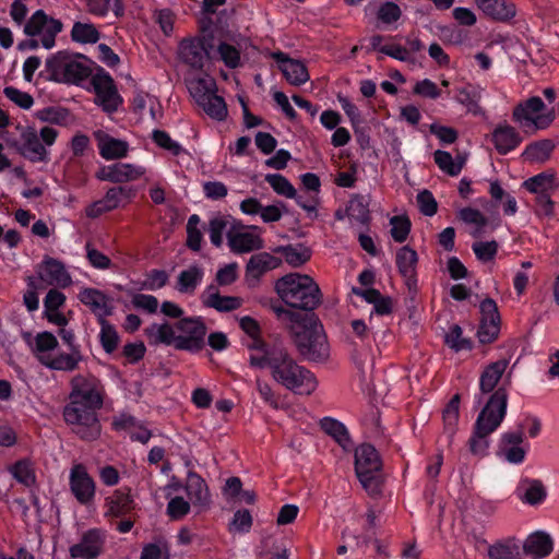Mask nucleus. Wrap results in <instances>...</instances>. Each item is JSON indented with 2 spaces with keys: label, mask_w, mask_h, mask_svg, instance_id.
<instances>
[{
  "label": "nucleus",
  "mask_w": 559,
  "mask_h": 559,
  "mask_svg": "<svg viewBox=\"0 0 559 559\" xmlns=\"http://www.w3.org/2000/svg\"><path fill=\"white\" fill-rule=\"evenodd\" d=\"M509 366L508 359H499L488 364L479 377L481 393H491L486 405L478 414L468 440L469 451L475 455H485L489 448V436L495 432L503 421L508 406V390L506 386H496Z\"/></svg>",
  "instance_id": "1"
},
{
  "label": "nucleus",
  "mask_w": 559,
  "mask_h": 559,
  "mask_svg": "<svg viewBox=\"0 0 559 559\" xmlns=\"http://www.w3.org/2000/svg\"><path fill=\"white\" fill-rule=\"evenodd\" d=\"M250 366L267 369L271 378L281 386L298 395H311L318 388L317 377L300 365L283 346L255 352L249 356Z\"/></svg>",
  "instance_id": "2"
},
{
  "label": "nucleus",
  "mask_w": 559,
  "mask_h": 559,
  "mask_svg": "<svg viewBox=\"0 0 559 559\" xmlns=\"http://www.w3.org/2000/svg\"><path fill=\"white\" fill-rule=\"evenodd\" d=\"M277 319L288 328L299 354L309 361L323 362L330 356V345L323 325L314 313H302L283 306H273Z\"/></svg>",
  "instance_id": "3"
},
{
  "label": "nucleus",
  "mask_w": 559,
  "mask_h": 559,
  "mask_svg": "<svg viewBox=\"0 0 559 559\" xmlns=\"http://www.w3.org/2000/svg\"><path fill=\"white\" fill-rule=\"evenodd\" d=\"M58 335L69 347V353L58 350V338L48 331L38 332L34 336L28 334L25 341L32 355L40 365L55 371L72 372L83 360L81 347L76 343L73 330L63 326L59 329Z\"/></svg>",
  "instance_id": "4"
},
{
  "label": "nucleus",
  "mask_w": 559,
  "mask_h": 559,
  "mask_svg": "<svg viewBox=\"0 0 559 559\" xmlns=\"http://www.w3.org/2000/svg\"><path fill=\"white\" fill-rule=\"evenodd\" d=\"M207 328L202 318H181L175 323H153L144 330L150 345L173 346L178 350L199 353L205 345Z\"/></svg>",
  "instance_id": "5"
},
{
  "label": "nucleus",
  "mask_w": 559,
  "mask_h": 559,
  "mask_svg": "<svg viewBox=\"0 0 559 559\" xmlns=\"http://www.w3.org/2000/svg\"><path fill=\"white\" fill-rule=\"evenodd\" d=\"M280 298L289 307L313 310L321 302V292L312 277L306 274L290 273L275 283Z\"/></svg>",
  "instance_id": "6"
},
{
  "label": "nucleus",
  "mask_w": 559,
  "mask_h": 559,
  "mask_svg": "<svg viewBox=\"0 0 559 559\" xmlns=\"http://www.w3.org/2000/svg\"><path fill=\"white\" fill-rule=\"evenodd\" d=\"M19 139L11 142V146L25 159L31 163L47 164L50 160L51 147L59 135V131L50 126L39 130L34 127H17Z\"/></svg>",
  "instance_id": "7"
},
{
  "label": "nucleus",
  "mask_w": 559,
  "mask_h": 559,
  "mask_svg": "<svg viewBox=\"0 0 559 559\" xmlns=\"http://www.w3.org/2000/svg\"><path fill=\"white\" fill-rule=\"evenodd\" d=\"M45 72L50 81L75 85L91 75V69L86 62L67 50L50 55L45 61Z\"/></svg>",
  "instance_id": "8"
},
{
  "label": "nucleus",
  "mask_w": 559,
  "mask_h": 559,
  "mask_svg": "<svg viewBox=\"0 0 559 559\" xmlns=\"http://www.w3.org/2000/svg\"><path fill=\"white\" fill-rule=\"evenodd\" d=\"M381 459L371 444H361L355 450V471L366 491L377 497L382 493L383 479L381 474Z\"/></svg>",
  "instance_id": "9"
},
{
  "label": "nucleus",
  "mask_w": 559,
  "mask_h": 559,
  "mask_svg": "<svg viewBox=\"0 0 559 559\" xmlns=\"http://www.w3.org/2000/svg\"><path fill=\"white\" fill-rule=\"evenodd\" d=\"M556 118L555 109L547 108L543 99L532 96L519 103L512 111V120L526 133H535L551 126Z\"/></svg>",
  "instance_id": "10"
},
{
  "label": "nucleus",
  "mask_w": 559,
  "mask_h": 559,
  "mask_svg": "<svg viewBox=\"0 0 559 559\" xmlns=\"http://www.w3.org/2000/svg\"><path fill=\"white\" fill-rule=\"evenodd\" d=\"M97 407L69 400L63 408L66 423L83 440H96L100 436L102 427L97 417Z\"/></svg>",
  "instance_id": "11"
},
{
  "label": "nucleus",
  "mask_w": 559,
  "mask_h": 559,
  "mask_svg": "<svg viewBox=\"0 0 559 559\" xmlns=\"http://www.w3.org/2000/svg\"><path fill=\"white\" fill-rule=\"evenodd\" d=\"M62 29L60 20L49 16L44 10H37L26 21L23 31L28 37H39L40 46L49 50L56 46V37Z\"/></svg>",
  "instance_id": "12"
},
{
  "label": "nucleus",
  "mask_w": 559,
  "mask_h": 559,
  "mask_svg": "<svg viewBox=\"0 0 559 559\" xmlns=\"http://www.w3.org/2000/svg\"><path fill=\"white\" fill-rule=\"evenodd\" d=\"M69 400L102 408L105 399V388L102 381L93 374H76L70 381Z\"/></svg>",
  "instance_id": "13"
},
{
  "label": "nucleus",
  "mask_w": 559,
  "mask_h": 559,
  "mask_svg": "<svg viewBox=\"0 0 559 559\" xmlns=\"http://www.w3.org/2000/svg\"><path fill=\"white\" fill-rule=\"evenodd\" d=\"M69 488L76 502L88 507L94 503L96 497V483L90 475L85 465L73 464L69 473Z\"/></svg>",
  "instance_id": "14"
},
{
  "label": "nucleus",
  "mask_w": 559,
  "mask_h": 559,
  "mask_svg": "<svg viewBox=\"0 0 559 559\" xmlns=\"http://www.w3.org/2000/svg\"><path fill=\"white\" fill-rule=\"evenodd\" d=\"M524 439L523 425H519L514 431L503 432L498 442L497 455L508 463L522 464L528 450Z\"/></svg>",
  "instance_id": "15"
},
{
  "label": "nucleus",
  "mask_w": 559,
  "mask_h": 559,
  "mask_svg": "<svg viewBox=\"0 0 559 559\" xmlns=\"http://www.w3.org/2000/svg\"><path fill=\"white\" fill-rule=\"evenodd\" d=\"M480 323L477 331L481 344H489L497 340L500 332L501 318L498 306L492 298H486L480 302Z\"/></svg>",
  "instance_id": "16"
},
{
  "label": "nucleus",
  "mask_w": 559,
  "mask_h": 559,
  "mask_svg": "<svg viewBox=\"0 0 559 559\" xmlns=\"http://www.w3.org/2000/svg\"><path fill=\"white\" fill-rule=\"evenodd\" d=\"M106 540L105 531L90 528L81 539L69 548L71 559H96L103 551Z\"/></svg>",
  "instance_id": "17"
},
{
  "label": "nucleus",
  "mask_w": 559,
  "mask_h": 559,
  "mask_svg": "<svg viewBox=\"0 0 559 559\" xmlns=\"http://www.w3.org/2000/svg\"><path fill=\"white\" fill-rule=\"evenodd\" d=\"M92 86L95 92V103L107 112L118 109L122 99L118 94L112 78L108 73H98L92 78Z\"/></svg>",
  "instance_id": "18"
},
{
  "label": "nucleus",
  "mask_w": 559,
  "mask_h": 559,
  "mask_svg": "<svg viewBox=\"0 0 559 559\" xmlns=\"http://www.w3.org/2000/svg\"><path fill=\"white\" fill-rule=\"evenodd\" d=\"M38 277L47 285L67 288L72 284V277L63 262L51 257H45L37 270Z\"/></svg>",
  "instance_id": "19"
},
{
  "label": "nucleus",
  "mask_w": 559,
  "mask_h": 559,
  "mask_svg": "<svg viewBox=\"0 0 559 559\" xmlns=\"http://www.w3.org/2000/svg\"><path fill=\"white\" fill-rule=\"evenodd\" d=\"M178 57L192 69L201 70L209 60V51L203 38H186L179 43Z\"/></svg>",
  "instance_id": "20"
},
{
  "label": "nucleus",
  "mask_w": 559,
  "mask_h": 559,
  "mask_svg": "<svg viewBox=\"0 0 559 559\" xmlns=\"http://www.w3.org/2000/svg\"><path fill=\"white\" fill-rule=\"evenodd\" d=\"M271 57L277 62L278 69L290 85L300 86L310 80L309 71L302 61L289 58L282 51L272 52Z\"/></svg>",
  "instance_id": "21"
},
{
  "label": "nucleus",
  "mask_w": 559,
  "mask_h": 559,
  "mask_svg": "<svg viewBox=\"0 0 559 559\" xmlns=\"http://www.w3.org/2000/svg\"><path fill=\"white\" fill-rule=\"evenodd\" d=\"M185 490L189 502L198 512L209 509L211 493L206 481L197 473L189 472L186 479Z\"/></svg>",
  "instance_id": "22"
},
{
  "label": "nucleus",
  "mask_w": 559,
  "mask_h": 559,
  "mask_svg": "<svg viewBox=\"0 0 559 559\" xmlns=\"http://www.w3.org/2000/svg\"><path fill=\"white\" fill-rule=\"evenodd\" d=\"M104 507L106 518H122L134 510L135 502L130 489H117L105 499Z\"/></svg>",
  "instance_id": "23"
},
{
  "label": "nucleus",
  "mask_w": 559,
  "mask_h": 559,
  "mask_svg": "<svg viewBox=\"0 0 559 559\" xmlns=\"http://www.w3.org/2000/svg\"><path fill=\"white\" fill-rule=\"evenodd\" d=\"M80 301L90 308L98 321L106 319L112 312L111 300L96 288H84L79 294Z\"/></svg>",
  "instance_id": "24"
},
{
  "label": "nucleus",
  "mask_w": 559,
  "mask_h": 559,
  "mask_svg": "<svg viewBox=\"0 0 559 559\" xmlns=\"http://www.w3.org/2000/svg\"><path fill=\"white\" fill-rule=\"evenodd\" d=\"M94 136L97 142L99 155L104 159L114 160L127 156L129 144L126 141L112 138L104 131L95 132Z\"/></svg>",
  "instance_id": "25"
},
{
  "label": "nucleus",
  "mask_w": 559,
  "mask_h": 559,
  "mask_svg": "<svg viewBox=\"0 0 559 559\" xmlns=\"http://www.w3.org/2000/svg\"><path fill=\"white\" fill-rule=\"evenodd\" d=\"M491 142L500 155H507L521 144L522 136L514 127L504 123L493 129Z\"/></svg>",
  "instance_id": "26"
},
{
  "label": "nucleus",
  "mask_w": 559,
  "mask_h": 559,
  "mask_svg": "<svg viewBox=\"0 0 559 559\" xmlns=\"http://www.w3.org/2000/svg\"><path fill=\"white\" fill-rule=\"evenodd\" d=\"M282 260L269 252H260L251 255L246 266V277L248 281H259L260 277L269 271L278 267Z\"/></svg>",
  "instance_id": "27"
},
{
  "label": "nucleus",
  "mask_w": 559,
  "mask_h": 559,
  "mask_svg": "<svg viewBox=\"0 0 559 559\" xmlns=\"http://www.w3.org/2000/svg\"><path fill=\"white\" fill-rule=\"evenodd\" d=\"M476 4L487 17L498 22H508L516 14L515 4L507 0H476Z\"/></svg>",
  "instance_id": "28"
},
{
  "label": "nucleus",
  "mask_w": 559,
  "mask_h": 559,
  "mask_svg": "<svg viewBox=\"0 0 559 559\" xmlns=\"http://www.w3.org/2000/svg\"><path fill=\"white\" fill-rule=\"evenodd\" d=\"M417 260V252L407 246L400 248L396 252V266L409 290L416 286Z\"/></svg>",
  "instance_id": "29"
},
{
  "label": "nucleus",
  "mask_w": 559,
  "mask_h": 559,
  "mask_svg": "<svg viewBox=\"0 0 559 559\" xmlns=\"http://www.w3.org/2000/svg\"><path fill=\"white\" fill-rule=\"evenodd\" d=\"M201 298L205 307L213 308L221 312L236 310L242 305V300L239 297L221 296L215 285H209Z\"/></svg>",
  "instance_id": "30"
},
{
  "label": "nucleus",
  "mask_w": 559,
  "mask_h": 559,
  "mask_svg": "<svg viewBox=\"0 0 559 559\" xmlns=\"http://www.w3.org/2000/svg\"><path fill=\"white\" fill-rule=\"evenodd\" d=\"M337 219L348 218L353 226L367 225L369 222V209L365 199L359 195L353 197L344 211L337 210L335 212Z\"/></svg>",
  "instance_id": "31"
},
{
  "label": "nucleus",
  "mask_w": 559,
  "mask_h": 559,
  "mask_svg": "<svg viewBox=\"0 0 559 559\" xmlns=\"http://www.w3.org/2000/svg\"><path fill=\"white\" fill-rule=\"evenodd\" d=\"M554 542L549 534L538 531L525 539L523 550L533 559H542L551 554Z\"/></svg>",
  "instance_id": "32"
},
{
  "label": "nucleus",
  "mask_w": 559,
  "mask_h": 559,
  "mask_svg": "<svg viewBox=\"0 0 559 559\" xmlns=\"http://www.w3.org/2000/svg\"><path fill=\"white\" fill-rule=\"evenodd\" d=\"M228 246L235 253H245L261 249L263 240L252 231L239 230L228 234Z\"/></svg>",
  "instance_id": "33"
},
{
  "label": "nucleus",
  "mask_w": 559,
  "mask_h": 559,
  "mask_svg": "<svg viewBox=\"0 0 559 559\" xmlns=\"http://www.w3.org/2000/svg\"><path fill=\"white\" fill-rule=\"evenodd\" d=\"M85 10L91 15L105 17L111 11L116 17L124 14L123 0H82Z\"/></svg>",
  "instance_id": "34"
},
{
  "label": "nucleus",
  "mask_w": 559,
  "mask_h": 559,
  "mask_svg": "<svg viewBox=\"0 0 559 559\" xmlns=\"http://www.w3.org/2000/svg\"><path fill=\"white\" fill-rule=\"evenodd\" d=\"M518 490L520 499L531 506L542 503L547 496L546 488L539 479L525 478L520 483Z\"/></svg>",
  "instance_id": "35"
},
{
  "label": "nucleus",
  "mask_w": 559,
  "mask_h": 559,
  "mask_svg": "<svg viewBox=\"0 0 559 559\" xmlns=\"http://www.w3.org/2000/svg\"><path fill=\"white\" fill-rule=\"evenodd\" d=\"M186 82L188 91L195 103L201 99L204 100V97L217 92L215 80L207 74L188 78Z\"/></svg>",
  "instance_id": "36"
},
{
  "label": "nucleus",
  "mask_w": 559,
  "mask_h": 559,
  "mask_svg": "<svg viewBox=\"0 0 559 559\" xmlns=\"http://www.w3.org/2000/svg\"><path fill=\"white\" fill-rule=\"evenodd\" d=\"M319 426L322 431L332 437L345 451L352 448L349 432L343 423L332 417H323Z\"/></svg>",
  "instance_id": "37"
},
{
  "label": "nucleus",
  "mask_w": 559,
  "mask_h": 559,
  "mask_svg": "<svg viewBox=\"0 0 559 559\" xmlns=\"http://www.w3.org/2000/svg\"><path fill=\"white\" fill-rule=\"evenodd\" d=\"M239 325L241 330L251 338L250 343L247 345L250 350L249 356L253 355L260 349L264 350L272 348V346L267 345L261 340V329L257 320L246 316L239 320Z\"/></svg>",
  "instance_id": "38"
},
{
  "label": "nucleus",
  "mask_w": 559,
  "mask_h": 559,
  "mask_svg": "<svg viewBox=\"0 0 559 559\" xmlns=\"http://www.w3.org/2000/svg\"><path fill=\"white\" fill-rule=\"evenodd\" d=\"M204 271L198 265H191L178 275L176 288L181 294H193L202 283Z\"/></svg>",
  "instance_id": "39"
},
{
  "label": "nucleus",
  "mask_w": 559,
  "mask_h": 559,
  "mask_svg": "<svg viewBox=\"0 0 559 559\" xmlns=\"http://www.w3.org/2000/svg\"><path fill=\"white\" fill-rule=\"evenodd\" d=\"M197 104L211 119L215 121H225L228 116L225 99L217 95V92L204 97V100L201 99Z\"/></svg>",
  "instance_id": "40"
},
{
  "label": "nucleus",
  "mask_w": 559,
  "mask_h": 559,
  "mask_svg": "<svg viewBox=\"0 0 559 559\" xmlns=\"http://www.w3.org/2000/svg\"><path fill=\"white\" fill-rule=\"evenodd\" d=\"M523 187L531 193H534L535 197L539 194H546L549 192H554L558 183L556 181V177L549 173H540L536 176H533L526 179L523 182Z\"/></svg>",
  "instance_id": "41"
},
{
  "label": "nucleus",
  "mask_w": 559,
  "mask_h": 559,
  "mask_svg": "<svg viewBox=\"0 0 559 559\" xmlns=\"http://www.w3.org/2000/svg\"><path fill=\"white\" fill-rule=\"evenodd\" d=\"M70 37L74 43L93 45L100 39V32L91 22H74L70 32Z\"/></svg>",
  "instance_id": "42"
},
{
  "label": "nucleus",
  "mask_w": 559,
  "mask_h": 559,
  "mask_svg": "<svg viewBox=\"0 0 559 559\" xmlns=\"http://www.w3.org/2000/svg\"><path fill=\"white\" fill-rule=\"evenodd\" d=\"M481 98V88L472 84L460 88L457 91L456 100L466 106L467 110L477 115L481 111L479 100Z\"/></svg>",
  "instance_id": "43"
},
{
  "label": "nucleus",
  "mask_w": 559,
  "mask_h": 559,
  "mask_svg": "<svg viewBox=\"0 0 559 559\" xmlns=\"http://www.w3.org/2000/svg\"><path fill=\"white\" fill-rule=\"evenodd\" d=\"M555 144L551 140L545 139L530 143L524 152L525 159L531 162H545L549 158Z\"/></svg>",
  "instance_id": "44"
},
{
  "label": "nucleus",
  "mask_w": 559,
  "mask_h": 559,
  "mask_svg": "<svg viewBox=\"0 0 559 559\" xmlns=\"http://www.w3.org/2000/svg\"><path fill=\"white\" fill-rule=\"evenodd\" d=\"M285 261L293 267H299L311 258V250L304 245H289L280 248Z\"/></svg>",
  "instance_id": "45"
},
{
  "label": "nucleus",
  "mask_w": 559,
  "mask_h": 559,
  "mask_svg": "<svg viewBox=\"0 0 559 559\" xmlns=\"http://www.w3.org/2000/svg\"><path fill=\"white\" fill-rule=\"evenodd\" d=\"M460 417V395L455 394L449 401L447 406L443 409L442 418L444 431L449 435L450 438L453 437L456 430V426Z\"/></svg>",
  "instance_id": "46"
},
{
  "label": "nucleus",
  "mask_w": 559,
  "mask_h": 559,
  "mask_svg": "<svg viewBox=\"0 0 559 559\" xmlns=\"http://www.w3.org/2000/svg\"><path fill=\"white\" fill-rule=\"evenodd\" d=\"M390 235L395 242L403 243L407 240L412 222L406 214L394 215L390 218Z\"/></svg>",
  "instance_id": "47"
},
{
  "label": "nucleus",
  "mask_w": 559,
  "mask_h": 559,
  "mask_svg": "<svg viewBox=\"0 0 559 559\" xmlns=\"http://www.w3.org/2000/svg\"><path fill=\"white\" fill-rule=\"evenodd\" d=\"M145 168L139 165L129 163L114 164L115 183H122L140 179L145 175Z\"/></svg>",
  "instance_id": "48"
},
{
  "label": "nucleus",
  "mask_w": 559,
  "mask_h": 559,
  "mask_svg": "<svg viewBox=\"0 0 559 559\" xmlns=\"http://www.w3.org/2000/svg\"><path fill=\"white\" fill-rule=\"evenodd\" d=\"M350 293L357 297H360L366 302L373 305L371 314L373 312L380 316L384 314V298L378 289L372 287L362 288L353 286Z\"/></svg>",
  "instance_id": "49"
},
{
  "label": "nucleus",
  "mask_w": 559,
  "mask_h": 559,
  "mask_svg": "<svg viewBox=\"0 0 559 559\" xmlns=\"http://www.w3.org/2000/svg\"><path fill=\"white\" fill-rule=\"evenodd\" d=\"M444 343L456 353L473 348L472 340L463 336L462 328L459 324L450 326L449 332L444 336Z\"/></svg>",
  "instance_id": "50"
},
{
  "label": "nucleus",
  "mask_w": 559,
  "mask_h": 559,
  "mask_svg": "<svg viewBox=\"0 0 559 559\" xmlns=\"http://www.w3.org/2000/svg\"><path fill=\"white\" fill-rule=\"evenodd\" d=\"M11 475L21 484L29 487L36 481L33 464L28 460H21L9 468Z\"/></svg>",
  "instance_id": "51"
},
{
  "label": "nucleus",
  "mask_w": 559,
  "mask_h": 559,
  "mask_svg": "<svg viewBox=\"0 0 559 559\" xmlns=\"http://www.w3.org/2000/svg\"><path fill=\"white\" fill-rule=\"evenodd\" d=\"M433 158L438 167L450 176H457L463 168L464 159L460 158L454 162L449 152L438 150L435 152Z\"/></svg>",
  "instance_id": "52"
},
{
  "label": "nucleus",
  "mask_w": 559,
  "mask_h": 559,
  "mask_svg": "<svg viewBox=\"0 0 559 559\" xmlns=\"http://www.w3.org/2000/svg\"><path fill=\"white\" fill-rule=\"evenodd\" d=\"M265 181L271 186L273 191L287 199L296 198V189L292 182L281 174H267Z\"/></svg>",
  "instance_id": "53"
},
{
  "label": "nucleus",
  "mask_w": 559,
  "mask_h": 559,
  "mask_svg": "<svg viewBox=\"0 0 559 559\" xmlns=\"http://www.w3.org/2000/svg\"><path fill=\"white\" fill-rule=\"evenodd\" d=\"M100 325L99 340L104 350L108 354L115 352L118 347L119 335L112 324L106 319L98 321Z\"/></svg>",
  "instance_id": "54"
},
{
  "label": "nucleus",
  "mask_w": 559,
  "mask_h": 559,
  "mask_svg": "<svg viewBox=\"0 0 559 559\" xmlns=\"http://www.w3.org/2000/svg\"><path fill=\"white\" fill-rule=\"evenodd\" d=\"M134 195V191L129 187H112L106 193V202L109 203L115 210L126 206Z\"/></svg>",
  "instance_id": "55"
},
{
  "label": "nucleus",
  "mask_w": 559,
  "mask_h": 559,
  "mask_svg": "<svg viewBox=\"0 0 559 559\" xmlns=\"http://www.w3.org/2000/svg\"><path fill=\"white\" fill-rule=\"evenodd\" d=\"M200 223V216L197 214L189 216L187 222V247L194 252L201 250L203 239L202 231L199 228Z\"/></svg>",
  "instance_id": "56"
},
{
  "label": "nucleus",
  "mask_w": 559,
  "mask_h": 559,
  "mask_svg": "<svg viewBox=\"0 0 559 559\" xmlns=\"http://www.w3.org/2000/svg\"><path fill=\"white\" fill-rule=\"evenodd\" d=\"M488 557L489 559H522L519 546L510 540L490 546Z\"/></svg>",
  "instance_id": "57"
},
{
  "label": "nucleus",
  "mask_w": 559,
  "mask_h": 559,
  "mask_svg": "<svg viewBox=\"0 0 559 559\" xmlns=\"http://www.w3.org/2000/svg\"><path fill=\"white\" fill-rule=\"evenodd\" d=\"M157 105V99L144 92H139L134 95L132 99L133 110L140 116H144L145 111L148 110L151 117L155 118V106Z\"/></svg>",
  "instance_id": "58"
},
{
  "label": "nucleus",
  "mask_w": 559,
  "mask_h": 559,
  "mask_svg": "<svg viewBox=\"0 0 559 559\" xmlns=\"http://www.w3.org/2000/svg\"><path fill=\"white\" fill-rule=\"evenodd\" d=\"M154 143L171 153L174 156H179L185 152V148L177 141L173 140L170 135L164 130H154L152 133Z\"/></svg>",
  "instance_id": "59"
},
{
  "label": "nucleus",
  "mask_w": 559,
  "mask_h": 559,
  "mask_svg": "<svg viewBox=\"0 0 559 559\" xmlns=\"http://www.w3.org/2000/svg\"><path fill=\"white\" fill-rule=\"evenodd\" d=\"M219 59L227 68L235 69L240 66L241 57L240 51L234 45L228 43H221L217 47Z\"/></svg>",
  "instance_id": "60"
},
{
  "label": "nucleus",
  "mask_w": 559,
  "mask_h": 559,
  "mask_svg": "<svg viewBox=\"0 0 559 559\" xmlns=\"http://www.w3.org/2000/svg\"><path fill=\"white\" fill-rule=\"evenodd\" d=\"M252 523L253 520L248 510H238L234 513L233 520L228 525V530L230 533H248L251 530Z\"/></svg>",
  "instance_id": "61"
},
{
  "label": "nucleus",
  "mask_w": 559,
  "mask_h": 559,
  "mask_svg": "<svg viewBox=\"0 0 559 559\" xmlns=\"http://www.w3.org/2000/svg\"><path fill=\"white\" fill-rule=\"evenodd\" d=\"M227 219L222 215L212 217L209 222V236L213 246L221 247L223 243V235L227 228Z\"/></svg>",
  "instance_id": "62"
},
{
  "label": "nucleus",
  "mask_w": 559,
  "mask_h": 559,
  "mask_svg": "<svg viewBox=\"0 0 559 559\" xmlns=\"http://www.w3.org/2000/svg\"><path fill=\"white\" fill-rule=\"evenodd\" d=\"M86 259L91 266L97 270H108L111 266L109 257L97 250L91 242L85 245Z\"/></svg>",
  "instance_id": "63"
},
{
  "label": "nucleus",
  "mask_w": 559,
  "mask_h": 559,
  "mask_svg": "<svg viewBox=\"0 0 559 559\" xmlns=\"http://www.w3.org/2000/svg\"><path fill=\"white\" fill-rule=\"evenodd\" d=\"M140 559H169V547L164 540L147 544L143 547Z\"/></svg>",
  "instance_id": "64"
}]
</instances>
